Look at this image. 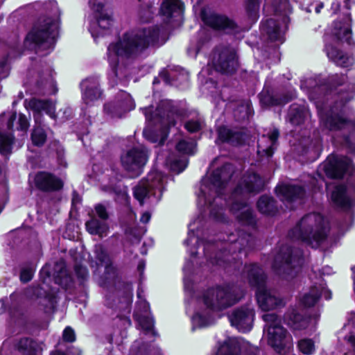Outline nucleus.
<instances>
[{"label": "nucleus", "mask_w": 355, "mask_h": 355, "mask_svg": "<svg viewBox=\"0 0 355 355\" xmlns=\"http://www.w3.org/2000/svg\"><path fill=\"white\" fill-rule=\"evenodd\" d=\"M141 110L147 121L159 124L158 128L145 129L143 132L145 138L151 143L164 145L171 128L175 126L177 119L181 115L180 108L172 100L164 99L159 101L155 110L152 105Z\"/></svg>", "instance_id": "nucleus-1"}, {"label": "nucleus", "mask_w": 355, "mask_h": 355, "mask_svg": "<svg viewBox=\"0 0 355 355\" xmlns=\"http://www.w3.org/2000/svg\"><path fill=\"white\" fill-rule=\"evenodd\" d=\"M158 26L138 28L125 32L115 43L110 44L107 51H112L118 57L136 58L159 41Z\"/></svg>", "instance_id": "nucleus-2"}, {"label": "nucleus", "mask_w": 355, "mask_h": 355, "mask_svg": "<svg viewBox=\"0 0 355 355\" xmlns=\"http://www.w3.org/2000/svg\"><path fill=\"white\" fill-rule=\"evenodd\" d=\"M243 297V292L230 284L216 285L202 294L206 308L212 311H221L238 303Z\"/></svg>", "instance_id": "nucleus-3"}, {"label": "nucleus", "mask_w": 355, "mask_h": 355, "mask_svg": "<svg viewBox=\"0 0 355 355\" xmlns=\"http://www.w3.org/2000/svg\"><path fill=\"white\" fill-rule=\"evenodd\" d=\"M304 262L302 250L291 245H282L275 256L272 268L277 275L289 279L296 277Z\"/></svg>", "instance_id": "nucleus-4"}, {"label": "nucleus", "mask_w": 355, "mask_h": 355, "mask_svg": "<svg viewBox=\"0 0 355 355\" xmlns=\"http://www.w3.org/2000/svg\"><path fill=\"white\" fill-rule=\"evenodd\" d=\"M329 231L322 217L318 221H312L311 217L306 215L297 223L295 229L289 231L288 234L295 236L297 233V239L306 244L311 245L315 242L320 245L327 239Z\"/></svg>", "instance_id": "nucleus-5"}, {"label": "nucleus", "mask_w": 355, "mask_h": 355, "mask_svg": "<svg viewBox=\"0 0 355 355\" xmlns=\"http://www.w3.org/2000/svg\"><path fill=\"white\" fill-rule=\"evenodd\" d=\"M212 64L216 71L224 75H233L239 67L236 51L225 46H216L213 49Z\"/></svg>", "instance_id": "nucleus-6"}, {"label": "nucleus", "mask_w": 355, "mask_h": 355, "mask_svg": "<svg viewBox=\"0 0 355 355\" xmlns=\"http://www.w3.org/2000/svg\"><path fill=\"white\" fill-rule=\"evenodd\" d=\"M324 123L331 131L349 130V134L343 135V144L350 153L355 155V120H349L338 114H331L327 116Z\"/></svg>", "instance_id": "nucleus-7"}, {"label": "nucleus", "mask_w": 355, "mask_h": 355, "mask_svg": "<svg viewBox=\"0 0 355 355\" xmlns=\"http://www.w3.org/2000/svg\"><path fill=\"white\" fill-rule=\"evenodd\" d=\"M56 30L57 26L55 21L50 17H46L32 28L27 34L26 40L37 46L44 43H54Z\"/></svg>", "instance_id": "nucleus-8"}, {"label": "nucleus", "mask_w": 355, "mask_h": 355, "mask_svg": "<svg viewBox=\"0 0 355 355\" xmlns=\"http://www.w3.org/2000/svg\"><path fill=\"white\" fill-rule=\"evenodd\" d=\"M148 159L147 152L137 147H132L121 156V163L123 169L137 177L143 173Z\"/></svg>", "instance_id": "nucleus-9"}, {"label": "nucleus", "mask_w": 355, "mask_h": 355, "mask_svg": "<svg viewBox=\"0 0 355 355\" xmlns=\"http://www.w3.org/2000/svg\"><path fill=\"white\" fill-rule=\"evenodd\" d=\"M216 144H227L233 147H241L245 146L248 139L244 128H232L226 125H220L216 128Z\"/></svg>", "instance_id": "nucleus-10"}, {"label": "nucleus", "mask_w": 355, "mask_h": 355, "mask_svg": "<svg viewBox=\"0 0 355 355\" xmlns=\"http://www.w3.org/2000/svg\"><path fill=\"white\" fill-rule=\"evenodd\" d=\"M254 315V309L245 304L234 309L229 319L232 326L243 333H247L252 329Z\"/></svg>", "instance_id": "nucleus-11"}, {"label": "nucleus", "mask_w": 355, "mask_h": 355, "mask_svg": "<svg viewBox=\"0 0 355 355\" xmlns=\"http://www.w3.org/2000/svg\"><path fill=\"white\" fill-rule=\"evenodd\" d=\"M33 180L35 188L44 193L58 192L63 189L64 185L62 178L46 171H37Z\"/></svg>", "instance_id": "nucleus-12"}, {"label": "nucleus", "mask_w": 355, "mask_h": 355, "mask_svg": "<svg viewBox=\"0 0 355 355\" xmlns=\"http://www.w3.org/2000/svg\"><path fill=\"white\" fill-rule=\"evenodd\" d=\"M135 105L129 94L123 92L115 100L104 104L103 110L112 118H121L125 113L135 109Z\"/></svg>", "instance_id": "nucleus-13"}, {"label": "nucleus", "mask_w": 355, "mask_h": 355, "mask_svg": "<svg viewBox=\"0 0 355 355\" xmlns=\"http://www.w3.org/2000/svg\"><path fill=\"white\" fill-rule=\"evenodd\" d=\"M200 16L203 23L215 31L232 33L235 31L239 27L234 19L225 15L215 12L207 13L205 10H202Z\"/></svg>", "instance_id": "nucleus-14"}, {"label": "nucleus", "mask_w": 355, "mask_h": 355, "mask_svg": "<svg viewBox=\"0 0 355 355\" xmlns=\"http://www.w3.org/2000/svg\"><path fill=\"white\" fill-rule=\"evenodd\" d=\"M352 164V159L344 157L339 158L336 155L329 157L324 165V172L327 177L332 180L343 179Z\"/></svg>", "instance_id": "nucleus-15"}, {"label": "nucleus", "mask_w": 355, "mask_h": 355, "mask_svg": "<svg viewBox=\"0 0 355 355\" xmlns=\"http://www.w3.org/2000/svg\"><path fill=\"white\" fill-rule=\"evenodd\" d=\"M257 96L259 104L263 109L286 105L295 98V94L292 92H288L277 96L274 94L272 89L269 87H264Z\"/></svg>", "instance_id": "nucleus-16"}, {"label": "nucleus", "mask_w": 355, "mask_h": 355, "mask_svg": "<svg viewBox=\"0 0 355 355\" xmlns=\"http://www.w3.org/2000/svg\"><path fill=\"white\" fill-rule=\"evenodd\" d=\"M346 80L345 74H334L318 84L314 87L313 92L318 94V98H325L335 92L339 86L343 85Z\"/></svg>", "instance_id": "nucleus-17"}, {"label": "nucleus", "mask_w": 355, "mask_h": 355, "mask_svg": "<svg viewBox=\"0 0 355 355\" xmlns=\"http://www.w3.org/2000/svg\"><path fill=\"white\" fill-rule=\"evenodd\" d=\"M82 99L89 105L101 98L103 90L97 78L89 77L83 80L80 83Z\"/></svg>", "instance_id": "nucleus-18"}, {"label": "nucleus", "mask_w": 355, "mask_h": 355, "mask_svg": "<svg viewBox=\"0 0 355 355\" xmlns=\"http://www.w3.org/2000/svg\"><path fill=\"white\" fill-rule=\"evenodd\" d=\"M255 297L259 307L263 311H268L280 306L282 300L272 294L266 286L255 291Z\"/></svg>", "instance_id": "nucleus-19"}, {"label": "nucleus", "mask_w": 355, "mask_h": 355, "mask_svg": "<svg viewBox=\"0 0 355 355\" xmlns=\"http://www.w3.org/2000/svg\"><path fill=\"white\" fill-rule=\"evenodd\" d=\"M184 3L182 0H163L161 3L159 15L168 21L173 18H182L184 12Z\"/></svg>", "instance_id": "nucleus-20"}, {"label": "nucleus", "mask_w": 355, "mask_h": 355, "mask_svg": "<svg viewBox=\"0 0 355 355\" xmlns=\"http://www.w3.org/2000/svg\"><path fill=\"white\" fill-rule=\"evenodd\" d=\"M276 192L288 202H295L305 198L306 191L304 186L284 184L276 187Z\"/></svg>", "instance_id": "nucleus-21"}, {"label": "nucleus", "mask_w": 355, "mask_h": 355, "mask_svg": "<svg viewBox=\"0 0 355 355\" xmlns=\"http://www.w3.org/2000/svg\"><path fill=\"white\" fill-rule=\"evenodd\" d=\"M246 268L248 281L251 287L259 290L266 286L267 275L258 263H250Z\"/></svg>", "instance_id": "nucleus-22"}, {"label": "nucleus", "mask_w": 355, "mask_h": 355, "mask_svg": "<svg viewBox=\"0 0 355 355\" xmlns=\"http://www.w3.org/2000/svg\"><path fill=\"white\" fill-rule=\"evenodd\" d=\"M287 330L279 324H270L268 328V343L277 352L286 347Z\"/></svg>", "instance_id": "nucleus-23"}, {"label": "nucleus", "mask_w": 355, "mask_h": 355, "mask_svg": "<svg viewBox=\"0 0 355 355\" xmlns=\"http://www.w3.org/2000/svg\"><path fill=\"white\" fill-rule=\"evenodd\" d=\"M324 51L329 60L333 62L337 66L347 68L352 65V58L334 45L331 44H326Z\"/></svg>", "instance_id": "nucleus-24"}, {"label": "nucleus", "mask_w": 355, "mask_h": 355, "mask_svg": "<svg viewBox=\"0 0 355 355\" xmlns=\"http://www.w3.org/2000/svg\"><path fill=\"white\" fill-rule=\"evenodd\" d=\"M309 114V110L305 105L293 103L288 110V119L291 125L298 126L304 123Z\"/></svg>", "instance_id": "nucleus-25"}, {"label": "nucleus", "mask_w": 355, "mask_h": 355, "mask_svg": "<svg viewBox=\"0 0 355 355\" xmlns=\"http://www.w3.org/2000/svg\"><path fill=\"white\" fill-rule=\"evenodd\" d=\"M28 107L33 112L35 118L36 115H40L42 111L53 119L55 117V108L50 99L32 98L28 102Z\"/></svg>", "instance_id": "nucleus-26"}, {"label": "nucleus", "mask_w": 355, "mask_h": 355, "mask_svg": "<svg viewBox=\"0 0 355 355\" xmlns=\"http://www.w3.org/2000/svg\"><path fill=\"white\" fill-rule=\"evenodd\" d=\"M148 185L147 187L137 186L134 188L133 196L136 200H137L141 205L144 204V200L148 196L149 189H153L157 187L159 190L162 188L163 180L159 177L157 180H154L151 175H148Z\"/></svg>", "instance_id": "nucleus-27"}, {"label": "nucleus", "mask_w": 355, "mask_h": 355, "mask_svg": "<svg viewBox=\"0 0 355 355\" xmlns=\"http://www.w3.org/2000/svg\"><path fill=\"white\" fill-rule=\"evenodd\" d=\"M256 206L257 210L265 216H274L278 212L277 201L271 196H261L257 201Z\"/></svg>", "instance_id": "nucleus-28"}, {"label": "nucleus", "mask_w": 355, "mask_h": 355, "mask_svg": "<svg viewBox=\"0 0 355 355\" xmlns=\"http://www.w3.org/2000/svg\"><path fill=\"white\" fill-rule=\"evenodd\" d=\"M332 202L337 207L349 209L352 207V200L347 196V188L344 184L337 185L331 193Z\"/></svg>", "instance_id": "nucleus-29"}, {"label": "nucleus", "mask_w": 355, "mask_h": 355, "mask_svg": "<svg viewBox=\"0 0 355 355\" xmlns=\"http://www.w3.org/2000/svg\"><path fill=\"white\" fill-rule=\"evenodd\" d=\"M243 184L247 193H259L265 188L263 178L256 172H252L245 177Z\"/></svg>", "instance_id": "nucleus-30"}, {"label": "nucleus", "mask_w": 355, "mask_h": 355, "mask_svg": "<svg viewBox=\"0 0 355 355\" xmlns=\"http://www.w3.org/2000/svg\"><path fill=\"white\" fill-rule=\"evenodd\" d=\"M332 35L338 42H345L349 45L352 44V29L350 27H345V24L341 21H334Z\"/></svg>", "instance_id": "nucleus-31"}, {"label": "nucleus", "mask_w": 355, "mask_h": 355, "mask_svg": "<svg viewBox=\"0 0 355 355\" xmlns=\"http://www.w3.org/2000/svg\"><path fill=\"white\" fill-rule=\"evenodd\" d=\"M285 319L287 321L288 326L295 331L306 329L310 322L309 318L294 310L289 313Z\"/></svg>", "instance_id": "nucleus-32"}, {"label": "nucleus", "mask_w": 355, "mask_h": 355, "mask_svg": "<svg viewBox=\"0 0 355 355\" xmlns=\"http://www.w3.org/2000/svg\"><path fill=\"white\" fill-rule=\"evenodd\" d=\"M235 218L241 226L247 227L253 230L258 228V219L254 211L251 207H248L239 213Z\"/></svg>", "instance_id": "nucleus-33"}, {"label": "nucleus", "mask_w": 355, "mask_h": 355, "mask_svg": "<svg viewBox=\"0 0 355 355\" xmlns=\"http://www.w3.org/2000/svg\"><path fill=\"white\" fill-rule=\"evenodd\" d=\"M104 4L98 3L94 10V18L100 29L102 31L109 30L113 24L112 16L104 12Z\"/></svg>", "instance_id": "nucleus-34"}, {"label": "nucleus", "mask_w": 355, "mask_h": 355, "mask_svg": "<svg viewBox=\"0 0 355 355\" xmlns=\"http://www.w3.org/2000/svg\"><path fill=\"white\" fill-rule=\"evenodd\" d=\"M261 30L267 35L268 38L271 42H277L280 37V25L277 21L274 19L268 18L261 23Z\"/></svg>", "instance_id": "nucleus-35"}, {"label": "nucleus", "mask_w": 355, "mask_h": 355, "mask_svg": "<svg viewBox=\"0 0 355 355\" xmlns=\"http://www.w3.org/2000/svg\"><path fill=\"white\" fill-rule=\"evenodd\" d=\"M270 7L275 15L288 17L292 7L288 0H266L264 7Z\"/></svg>", "instance_id": "nucleus-36"}, {"label": "nucleus", "mask_w": 355, "mask_h": 355, "mask_svg": "<svg viewBox=\"0 0 355 355\" xmlns=\"http://www.w3.org/2000/svg\"><path fill=\"white\" fill-rule=\"evenodd\" d=\"M53 278L55 284L65 289L69 288L73 283L72 277L65 265L55 266Z\"/></svg>", "instance_id": "nucleus-37"}, {"label": "nucleus", "mask_w": 355, "mask_h": 355, "mask_svg": "<svg viewBox=\"0 0 355 355\" xmlns=\"http://www.w3.org/2000/svg\"><path fill=\"white\" fill-rule=\"evenodd\" d=\"M15 349L23 355H33L38 350V344L33 338L22 337L15 343Z\"/></svg>", "instance_id": "nucleus-38"}, {"label": "nucleus", "mask_w": 355, "mask_h": 355, "mask_svg": "<svg viewBox=\"0 0 355 355\" xmlns=\"http://www.w3.org/2000/svg\"><path fill=\"white\" fill-rule=\"evenodd\" d=\"M87 231L92 235H98L103 237L107 235L108 226L105 223L101 222L96 218H92L85 223Z\"/></svg>", "instance_id": "nucleus-39"}, {"label": "nucleus", "mask_w": 355, "mask_h": 355, "mask_svg": "<svg viewBox=\"0 0 355 355\" xmlns=\"http://www.w3.org/2000/svg\"><path fill=\"white\" fill-rule=\"evenodd\" d=\"M280 132L278 128H273L270 130L267 133V137L270 142L269 146L266 148L263 149L262 152L267 157H272L279 146V138Z\"/></svg>", "instance_id": "nucleus-40"}, {"label": "nucleus", "mask_w": 355, "mask_h": 355, "mask_svg": "<svg viewBox=\"0 0 355 355\" xmlns=\"http://www.w3.org/2000/svg\"><path fill=\"white\" fill-rule=\"evenodd\" d=\"M95 257L98 261L99 265L105 266V272H115L112 260L107 250L103 246H100L96 250Z\"/></svg>", "instance_id": "nucleus-41"}, {"label": "nucleus", "mask_w": 355, "mask_h": 355, "mask_svg": "<svg viewBox=\"0 0 355 355\" xmlns=\"http://www.w3.org/2000/svg\"><path fill=\"white\" fill-rule=\"evenodd\" d=\"M322 297V291L316 286H312L309 293H305L302 298V304L306 307L314 306Z\"/></svg>", "instance_id": "nucleus-42"}, {"label": "nucleus", "mask_w": 355, "mask_h": 355, "mask_svg": "<svg viewBox=\"0 0 355 355\" xmlns=\"http://www.w3.org/2000/svg\"><path fill=\"white\" fill-rule=\"evenodd\" d=\"M31 140L34 146H43L47 140L45 130L40 125L34 126L31 132Z\"/></svg>", "instance_id": "nucleus-43"}, {"label": "nucleus", "mask_w": 355, "mask_h": 355, "mask_svg": "<svg viewBox=\"0 0 355 355\" xmlns=\"http://www.w3.org/2000/svg\"><path fill=\"white\" fill-rule=\"evenodd\" d=\"M15 139L13 134H6L0 132V154L1 155L5 156L11 154Z\"/></svg>", "instance_id": "nucleus-44"}, {"label": "nucleus", "mask_w": 355, "mask_h": 355, "mask_svg": "<svg viewBox=\"0 0 355 355\" xmlns=\"http://www.w3.org/2000/svg\"><path fill=\"white\" fill-rule=\"evenodd\" d=\"M221 175V170L217 168L211 172L208 178L209 184L216 189V193L218 196L226 187Z\"/></svg>", "instance_id": "nucleus-45"}, {"label": "nucleus", "mask_w": 355, "mask_h": 355, "mask_svg": "<svg viewBox=\"0 0 355 355\" xmlns=\"http://www.w3.org/2000/svg\"><path fill=\"white\" fill-rule=\"evenodd\" d=\"M262 0H245V10L249 19L257 20L259 17L260 5Z\"/></svg>", "instance_id": "nucleus-46"}, {"label": "nucleus", "mask_w": 355, "mask_h": 355, "mask_svg": "<svg viewBox=\"0 0 355 355\" xmlns=\"http://www.w3.org/2000/svg\"><path fill=\"white\" fill-rule=\"evenodd\" d=\"M155 8L152 3H147L141 4L139 10V16L142 22L149 23L153 19Z\"/></svg>", "instance_id": "nucleus-47"}, {"label": "nucleus", "mask_w": 355, "mask_h": 355, "mask_svg": "<svg viewBox=\"0 0 355 355\" xmlns=\"http://www.w3.org/2000/svg\"><path fill=\"white\" fill-rule=\"evenodd\" d=\"M299 351L304 355H312L315 352V345L311 338H302L297 342Z\"/></svg>", "instance_id": "nucleus-48"}, {"label": "nucleus", "mask_w": 355, "mask_h": 355, "mask_svg": "<svg viewBox=\"0 0 355 355\" xmlns=\"http://www.w3.org/2000/svg\"><path fill=\"white\" fill-rule=\"evenodd\" d=\"M231 202L229 205V210L235 217L245 208L248 207V203L245 200H238L236 198L230 197Z\"/></svg>", "instance_id": "nucleus-49"}, {"label": "nucleus", "mask_w": 355, "mask_h": 355, "mask_svg": "<svg viewBox=\"0 0 355 355\" xmlns=\"http://www.w3.org/2000/svg\"><path fill=\"white\" fill-rule=\"evenodd\" d=\"M74 272L79 285L84 286L89 278V270L87 268L83 266L81 263H76L74 266Z\"/></svg>", "instance_id": "nucleus-50"}, {"label": "nucleus", "mask_w": 355, "mask_h": 355, "mask_svg": "<svg viewBox=\"0 0 355 355\" xmlns=\"http://www.w3.org/2000/svg\"><path fill=\"white\" fill-rule=\"evenodd\" d=\"M35 272V268L32 263H29L28 266L21 268L19 273L20 282L23 284H26L31 282Z\"/></svg>", "instance_id": "nucleus-51"}, {"label": "nucleus", "mask_w": 355, "mask_h": 355, "mask_svg": "<svg viewBox=\"0 0 355 355\" xmlns=\"http://www.w3.org/2000/svg\"><path fill=\"white\" fill-rule=\"evenodd\" d=\"M195 148L196 144L194 143L184 139L179 141L175 146V149L179 153L185 155H193Z\"/></svg>", "instance_id": "nucleus-52"}, {"label": "nucleus", "mask_w": 355, "mask_h": 355, "mask_svg": "<svg viewBox=\"0 0 355 355\" xmlns=\"http://www.w3.org/2000/svg\"><path fill=\"white\" fill-rule=\"evenodd\" d=\"M134 319L136 320L141 329L147 332L152 331L154 328V320L152 318L146 315H134Z\"/></svg>", "instance_id": "nucleus-53"}, {"label": "nucleus", "mask_w": 355, "mask_h": 355, "mask_svg": "<svg viewBox=\"0 0 355 355\" xmlns=\"http://www.w3.org/2000/svg\"><path fill=\"white\" fill-rule=\"evenodd\" d=\"M33 294L35 295H36L37 297H43L44 298L47 300L48 302L49 303H51V304H53L55 302L56 297H55V294H53L49 291H44L40 286H37L34 288Z\"/></svg>", "instance_id": "nucleus-54"}, {"label": "nucleus", "mask_w": 355, "mask_h": 355, "mask_svg": "<svg viewBox=\"0 0 355 355\" xmlns=\"http://www.w3.org/2000/svg\"><path fill=\"white\" fill-rule=\"evenodd\" d=\"M187 159H174L171 162L170 168L173 172L180 173L187 168Z\"/></svg>", "instance_id": "nucleus-55"}, {"label": "nucleus", "mask_w": 355, "mask_h": 355, "mask_svg": "<svg viewBox=\"0 0 355 355\" xmlns=\"http://www.w3.org/2000/svg\"><path fill=\"white\" fill-rule=\"evenodd\" d=\"M209 214L216 221L223 222L225 219V215L222 206H212Z\"/></svg>", "instance_id": "nucleus-56"}, {"label": "nucleus", "mask_w": 355, "mask_h": 355, "mask_svg": "<svg viewBox=\"0 0 355 355\" xmlns=\"http://www.w3.org/2000/svg\"><path fill=\"white\" fill-rule=\"evenodd\" d=\"M218 168L221 170V178L225 184L227 185L233 175V172L231 171V164L225 163L221 166L218 167Z\"/></svg>", "instance_id": "nucleus-57"}, {"label": "nucleus", "mask_w": 355, "mask_h": 355, "mask_svg": "<svg viewBox=\"0 0 355 355\" xmlns=\"http://www.w3.org/2000/svg\"><path fill=\"white\" fill-rule=\"evenodd\" d=\"M184 128L189 133H196L201 130L202 125L199 121L191 119L185 122Z\"/></svg>", "instance_id": "nucleus-58"}, {"label": "nucleus", "mask_w": 355, "mask_h": 355, "mask_svg": "<svg viewBox=\"0 0 355 355\" xmlns=\"http://www.w3.org/2000/svg\"><path fill=\"white\" fill-rule=\"evenodd\" d=\"M64 341L67 343H73L76 340V334L74 330L71 327L64 328L62 334Z\"/></svg>", "instance_id": "nucleus-59"}, {"label": "nucleus", "mask_w": 355, "mask_h": 355, "mask_svg": "<svg viewBox=\"0 0 355 355\" xmlns=\"http://www.w3.org/2000/svg\"><path fill=\"white\" fill-rule=\"evenodd\" d=\"M96 215L103 220H106L109 218V214L106 207L102 204H97L94 207Z\"/></svg>", "instance_id": "nucleus-60"}, {"label": "nucleus", "mask_w": 355, "mask_h": 355, "mask_svg": "<svg viewBox=\"0 0 355 355\" xmlns=\"http://www.w3.org/2000/svg\"><path fill=\"white\" fill-rule=\"evenodd\" d=\"M29 127V122L24 114H19L18 119V130L26 131Z\"/></svg>", "instance_id": "nucleus-61"}, {"label": "nucleus", "mask_w": 355, "mask_h": 355, "mask_svg": "<svg viewBox=\"0 0 355 355\" xmlns=\"http://www.w3.org/2000/svg\"><path fill=\"white\" fill-rule=\"evenodd\" d=\"M51 276V272L50 271V266L45 265L44 266L40 271V279L42 283L45 284L47 279H49Z\"/></svg>", "instance_id": "nucleus-62"}, {"label": "nucleus", "mask_w": 355, "mask_h": 355, "mask_svg": "<svg viewBox=\"0 0 355 355\" xmlns=\"http://www.w3.org/2000/svg\"><path fill=\"white\" fill-rule=\"evenodd\" d=\"M245 193H246V191L243 180L241 182H239L233 189L230 197L236 198L243 196Z\"/></svg>", "instance_id": "nucleus-63"}, {"label": "nucleus", "mask_w": 355, "mask_h": 355, "mask_svg": "<svg viewBox=\"0 0 355 355\" xmlns=\"http://www.w3.org/2000/svg\"><path fill=\"white\" fill-rule=\"evenodd\" d=\"M347 173H348L347 183L350 187L355 189V166L353 163Z\"/></svg>", "instance_id": "nucleus-64"}]
</instances>
